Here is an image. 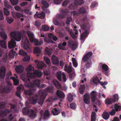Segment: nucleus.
<instances>
[{
    "label": "nucleus",
    "instance_id": "f257e3e1",
    "mask_svg": "<svg viewBox=\"0 0 121 121\" xmlns=\"http://www.w3.org/2000/svg\"><path fill=\"white\" fill-rule=\"evenodd\" d=\"M39 98L38 99L37 96H36L32 97L30 98L31 103L33 104H36L37 103L41 105L43 103L44 99L47 95V92L45 91L42 90L39 91L38 94Z\"/></svg>",
    "mask_w": 121,
    "mask_h": 121
},
{
    "label": "nucleus",
    "instance_id": "f03ea898",
    "mask_svg": "<svg viewBox=\"0 0 121 121\" xmlns=\"http://www.w3.org/2000/svg\"><path fill=\"white\" fill-rule=\"evenodd\" d=\"M93 53L92 52H87L84 56L82 60V62H86L85 64L86 68H89L92 64V62L91 61V57Z\"/></svg>",
    "mask_w": 121,
    "mask_h": 121
},
{
    "label": "nucleus",
    "instance_id": "7ed1b4c3",
    "mask_svg": "<svg viewBox=\"0 0 121 121\" xmlns=\"http://www.w3.org/2000/svg\"><path fill=\"white\" fill-rule=\"evenodd\" d=\"M16 42L13 39H11V41L8 42V47L9 49L12 48L10 50L9 52V56L10 58L14 57V56L17 54H16L15 51H14L13 48L16 46Z\"/></svg>",
    "mask_w": 121,
    "mask_h": 121
},
{
    "label": "nucleus",
    "instance_id": "20e7f679",
    "mask_svg": "<svg viewBox=\"0 0 121 121\" xmlns=\"http://www.w3.org/2000/svg\"><path fill=\"white\" fill-rule=\"evenodd\" d=\"M33 83H29L27 85L28 87L31 88L33 90H36V86H37L39 88H42L45 87L46 86L45 84H42L40 86V81L37 79L34 80Z\"/></svg>",
    "mask_w": 121,
    "mask_h": 121
},
{
    "label": "nucleus",
    "instance_id": "39448f33",
    "mask_svg": "<svg viewBox=\"0 0 121 121\" xmlns=\"http://www.w3.org/2000/svg\"><path fill=\"white\" fill-rule=\"evenodd\" d=\"M23 113L25 115H27L32 118H34L36 117V114L32 109H29L27 108L24 107L22 109Z\"/></svg>",
    "mask_w": 121,
    "mask_h": 121
},
{
    "label": "nucleus",
    "instance_id": "423d86ee",
    "mask_svg": "<svg viewBox=\"0 0 121 121\" xmlns=\"http://www.w3.org/2000/svg\"><path fill=\"white\" fill-rule=\"evenodd\" d=\"M10 34L13 38L17 41H21L22 37V33L20 31H13L11 32Z\"/></svg>",
    "mask_w": 121,
    "mask_h": 121
},
{
    "label": "nucleus",
    "instance_id": "0eeeda50",
    "mask_svg": "<svg viewBox=\"0 0 121 121\" xmlns=\"http://www.w3.org/2000/svg\"><path fill=\"white\" fill-rule=\"evenodd\" d=\"M0 36L4 40H0V45L2 48H6V40L7 36L5 33L3 32H0Z\"/></svg>",
    "mask_w": 121,
    "mask_h": 121
},
{
    "label": "nucleus",
    "instance_id": "6e6552de",
    "mask_svg": "<svg viewBox=\"0 0 121 121\" xmlns=\"http://www.w3.org/2000/svg\"><path fill=\"white\" fill-rule=\"evenodd\" d=\"M43 74L42 72L36 70H34L33 73L29 72L27 74L28 77L30 78H34L36 77H41Z\"/></svg>",
    "mask_w": 121,
    "mask_h": 121
},
{
    "label": "nucleus",
    "instance_id": "1a4fd4ad",
    "mask_svg": "<svg viewBox=\"0 0 121 121\" xmlns=\"http://www.w3.org/2000/svg\"><path fill=\"white\" fill-rule=\"evenodd\" d=\"M6 82L8 86H4L2 89L1 90V92L3 93H7L10 91L11 90L10 86L12 85V84L9 81H6Z\"/></svg>",
    "mask_w": 121,
    "mask_h": 121
},
{
    "label": "nucleus",
    "instance_id": "9d476101",
    "mask_svg": "<svg viewBox=\"0 0 121 121\" xmlns=\"http://www.w3.org/2000/svg\"><path fill=\"white\" fill-rule=\"evenodd\" d=\"M81 28L85 30L81 35L80 39L81 40H83L84 38L86 36L88 35L87 31L86 29H87V27L85 23H84L81 26Z\"/></svg>",
    "mask_w": 121,
    "mask_h": 121
},
{
    "label": "nucleus",
    "instance_id": "9b49d317",
    "mask_svg": "<svg viewBox=\"0 0 121 121\" xmlns=\"http://www.w3.org/2000/svg\"><path fill=\"white\" fill-rule=\"evenodd\" d=\"M102 71L104 73V74L108 76L109 72V68L108 66L106 64H103L101 65Z\"/></svg>",
    "mask_w": 121,
    "mask_h": 121
},
{
    "label": "nucleus",
    "instance_id": "f8f14e48",
    "mask_svg": "<svg viewBox=\"0 0 121 121\" xmlns=\"http://www.w3.org/2000/svg\"><path fill=\"white\" fill-rule=\"evenodd\" d=\"M24 88V87L22 85H21L17 87V91L16 92V95L17 97H18L19 99H21L22 98L21 96L20 93H21V91L22 89Z\"/></svg>",
    "mask_w": 121,
    "mask_h": 121
},
{
    "label": "nucleus",
    "instance_id": "ddd939ff",
    "mask_svg": "<svg viewBox=\"0 0 121 121\" xmlns=\"http://www.w3.org/2000/svg\"><path fill=\"white\" fill-rule=\"evenodd\" d=\"M35 62L38 68L42 69L44 66L45 64L43 61H39L38 60H36Z\"/></svg>",
    "mask_w": 121,
    "mask_h": 121
},
{
    "label": "nucleus",
    "instance_id": "4468645a",
    "mask_svg": "<svg viewBox=\"0 0 121 121\" xmlns=\"http://www.w3.org/2000/svg\"><path fill=\"white\" fill-rule=\"evenodd\" d=\"M24 68L23 66L20 65L16 66L15 70L17 73H20L23 72Z\"/></svg>",
    "mask_w": 121,
    "mask_h": 121
},
{
    "label": "nucleus",
    "instance_id": "2eb2a0df",
    "mask_svg": "<svg viewBox=\"0 0 121 121\" xmlns=\"http://www.w3.org/2000/svg\"><path fill=\"white\" fill-rule=\"evenodd\" d=\"M66 31L68 32L71 36V37L74 39H76L77 38V36L74 34L72 30H70L69 27H66L65 28Z\"/></svg>",
    "mask_w": 121,
    "mask_h": 121
},
{
    "label": "nucleus",
    "instance_id": "dca6fc26",
    "mask_svg": "<svg viewBox=\"0 0 121 121\" xmlns=\"http://www.w3.org/2000/svg\"><path fill=\"white\" fill-rule=\"evenodd\" d=\"M5 74V69L4 67L0 69V77L2 79L4 78Z\"/></svg>",
    "mask_w": 121,
    "mask_h": 121
},
{
    "label": "nucleus",
    "instance_id": "f3484780",
    "mask_svg": "<svg viewBox=\"0 0 121 121\" xmlns=\"http://www.w3.org/2000/svg\"><path fill=\"white\" fill-rule=\"evenodd\" d=\"M41 117H42L44 120H45L49 117V112L47 110H46L43 114V116L41 113H40Z\"/></svg>",
    "mask_w": 121,
    "mask_h": 121
},
{
    "label": "nucleus",
    "instance_id": "a211bd4d",
    "mask_svg": "<svg viewBox=\"0 0 121 121\" xmlns=\"http://www.w3.org/2000/svg\"><path fill=\"white\" fill-rule=\"evenodd\" d=\"M52 63L55 65H58L59 64V62L58 58L54 55L52 56Z\"/></svg>",
    "mask_w": 121,
    "mask_h": 121
},
{
    "label": "nucleus",
    "instance_id": "6ab92c4d",
    "mask_svg": "<svg viewBox=\"0 0 121 121\" xmlns=\"http://www.w3.org/2000/svg\"><path fill=\"white\" fill-rule=\"evenodd\" d=\"M56 94L58 97L64 99L65 98L64 93L62 91L57 90L56 92Z\"/></svg>",
    "mask_w": 121,
    "mask_h": 121
},
{
    "label": "nucleus",
    "instance_id": "aec40b11",
    "mask_svg": "<svg viewBox=\"0 0 121 121\" xmlns=\"http://www.w3.org/2000/svg\"><path fill=\"white\" fill-rule=\"evenodd\" d=\"M72 66L71 65L68 66L67 65L65 64V66L64 70L67 73H69L72 71Z\"/></svg>",
    "mask_w": 121,
    "mask_h": 121
},
{
    "label": "nucleus",
    "instance_id": "412c9836",
    "mask_svg": "<svg viewBox=\"0 0 121 121\" xmlns=\"http://www.w3.org/2000/svg\"><path fill=\"white\" fill-rule=\"evenodd\" d=\"M29 83H27L26 84V86L28 87L29 88H30V89L29 90H25L24 92V93L26 95H31L32 94V92L33 91H35V90H33L31 88H30L29 87H28L27 86V84Z\"/></svg>",
    "mask_w": 121,
    "mask_h": 121
},
{
    "label": "nucleus",
    "instance_id": "4be33fe9",
    "mask_svg": "<svg viewBox=\"0 0 121 121\" xmlns=\"http://www.w3.org/2000/svg\"><path fill=\"white\" fill-rule=\"evenodd\" d=\"M53 83L54 86L57 89H62V88L61 85L59 82L56 80H54L53 81Z\"/></svg>",
    "mask_w": 121,
    "mask_h": 121
},
{
    "label": "nucleus",
    "instance_id": "5701e85b",
    "mask_svg": "<svg viewBox=\"0 0 121 121\" xmlns=\"http://www.w3.org/2000/svg\"><path fill=\"white\" fill-rule=\"evenodd\" d=\"M83 99L84 102L85 104H88L89 103L90 97L88 94L86 93L84 95Z\"/></svg>",
    "mask_w": 121,
    "mask_h": 121
},
{
    "label": "nucleus",
    "instance_id": "b1692460",
    "mask_svg": "<svg viewBox=\"0 0 121 121\" xmlns=\"http://www.w3.org/2000/svg\"><path fill=\"white\" fill-rule=\"evenodd\" d=\"M45 16V14L43 12L42 13L40 14H35L34 15V17L36 18H40L41 19H43Z\"/></svg>",
    "mask_w": 121,
    "mask_h": 121
},
{
    "label": "nucleus",
    "instance_id": "393cba45",
    "mask_svg": "<svg viewBox=\"0 0 121 121\" xmlns=\"http://www.w3.org/2000/svg\"><path fill=\"white\" fill-rule=\"evenodd\" d=\"M25 33H27L30 42H33V40L34 39H33V34L31 32H30L29 31H26Z\"/></svg>",
    "mask_w": 121,
    "mask_h": 121
},
{
    "label": "nucleus",
    "instance_id": "a878e982",
    "mask_svg": "<svg viewBox=\"0 0 121 121\" xmlns=\"http://www.w3.org/2000/svg\"><path fill=\"white\" fill-rule=\"evenodd\" d=\"M41 3L43 7L46 8V9L43 8V10L45 12H46L47 10L46 9L49 6V5L48 3L45 1L42 0L41 1Z\"/></svg>",
    "mask_w": 121,
    "mask_h": 121
},
{
    "label": "nucleus",
    "instance_id": "bb28decb",
    "mask_svg": "<svg viewBox=\"0 0 121 121\" xmlns=\"http://www.w3.org/2000/svg\"><path fill=\"white\" fill-rule=\"evenodd\" d=\"M54 87L53 86H50L45 89V90L48 92L53 93L54 91Z\"/></svg>",
    "mask_w": 121,
    "mask_h": 121
},
{
    "label": "nucleus",
    "instance_id": "cd10ccee",
    "mask_svg": "<svg viewBox=\"0 0 121 121\" xmlns=\"http://www.w3.org/2000/svg\"><path fill=\"white\" fill-rule=\"evenodd\" d=\"M97 95L96 92V91H93L91 92V98L92 102H94Z\"/></svg>",
    "mask_w": 121,
    "mask_h": 121
},
{
    "label": "nucleus",
    "instance_id": "c85d7f7f",
    "mask_svg": "<svg viewBox=\"0 0 121 121\" xmlns=\"http://www.w3.org/2000/svg\"><path fill=\"white\" fill-rule=\"evenodd\" d=\"M12 14L13 17L15 16L18 18H19L21 17H24V15L22 14L17 13L16 12L12 13Z\"/></svg>",
    "mask_w": 121,
    "mask_h": 121
},
{
    "label": "nucleus",
    "instance_id": "c756f323",
    "mask_svg": "<svg viewBox=\"0 0 121 121\" xmlns=\"http://www.w3.org/2000/svg\"><path fill=\"white\" fill-rule=\"evenodd\" d=\"M109 114L108 112H105L102 114L103 118L105 120H107L109 117Z\"/></svg>",
    "mask_w": 121,
    "mask_h": 121
},
{
    "label": "nucleus",
    "instance_id": "7c9ffc66",
    "mask_svg": "<svg viewBox=\"0 0 121 121\" xmlns=\"http://www.w3.org/2000/svg\"><path fill=\"white\" fill-rule=\"evenodd\" d=\"M92 81L93 82L96 84H97L98 83H100L101 82L98 78L97 76H96L93 78Z\"/></svg>",
    "mask_w": 121,
    "mask_h": 121
},
{
    "label": "nucleus",
    "instance_id": "2f4dec72",
    "mask_svg": "<svg viewBox=\"0 0 121 121\" xmlns=\"http://www.w3.org/2000/svg\"><path fill=\"white\" fill-rule=\"evenodd\" d=\"M85 90V86L84 85H81L79 88V90L80 94H82Z\"/></svg>",
    "mask_w": 121,
    "mask_h": 121
},
{
    "label": "nucleus",
    "instance_id": "473e14b6",
    "mask_svg": "<svg viewBox=\"0 0 121 121\" xmlns=\"http://www.w3.org/2000/svg\"><path fill=\"white\" fill-rule=\"evenodd\" d=\"M33 40L35 45L36 46L40 45L43 43V41H39L37 39H34Z\"/></svg>",
    "mask_w": 121,
    "mask_h": 121
},
{
    "label": "nucleus",
    "instance_id": "72a5a7b5",
    "mask_svg": "<svg viewBox=\"0 0 121 121\" xmlns=\"http://www.w3.org/2000/svg\"><path fill=\"white\" fill-rule=\"evenodd\" d=\"M56 75V77L58 80L60 81H61V72L60 71H59L57 72Z\"/></svg>",
    "mask_w": 121,
    "mask_h": 121
},
{
    "label": "nucleus",
    "instance_id": "f704fd0d",
    "mask_svg": "<svg viewBox=\"0 0 121 121\" xmlns=\"http://www.w3.org/2000/svg\"><path fill=\"white\" fill-rule=\"evenodd\" d=\"M51 112L52 115L54 116H56L58 115L60 113V112L58 111L56 108H54L53 110H52Z\"/></svg>",
    "mask_w": 121,
    "mask_h": 121
},
{
    "label": "nucleus",
    "instance_id": "c9c22d12",
    "mask_svg": "<svg viewBox=\"0 0 121 121\" xmlns=\"http://www.w3.org/2000/svg\"><path fill=\"white\" fill-rule=\"evenodd\" d=\"M41 52V50L39 48L36 47L35 48L34 50V52L35 53L38 54H37V56H39V54Z\"/></svg>",
    "mask_w": 121,
    "mask_h": 121
},
{
    "label": "nucleus",
    "instance_id": "e433bc0d",
    "mask_svg": "<svg viewBox=\"0 0 121 121\" xmlns=\"http://www.w3.org/2000/svg\"><path fill=\"white\" fill-rule=\"evenodd\" d=\"M44 40L46 43H54V42L50 38H48L46 37H44Z\"/></svg>",
    "mask_w": 121,
    "mask_h": 121
},
{
    "label": "nucleus",
    "instance_id": "4c0bfd02",
    "mask_svg": "<svg viewBox=\"0 0 121 121\" xmlns=\"http://www.w3.org/2000/svg\"><path fill=\"white\" fill-rule=\"evenodd\" d=\"M10 79H12L13 81L14 84L15 85H17L18 84L19 81L17 79H16L14 77H11Z\"/></svg>",
    "mask_w": 121,
    "mask_h": 121
},
{
    "label": "nucleus",
    "instance_id": "58836bf2",
    "mask_svg": "<svg viewBox=\"0 0 121 121\" xmlns=\"http://www.w3.org/2000/svg\"><path fill=\"white\" fill-rule=\"evenodd\" d=\"M114 101L113 99H107L105 103L107 104H112V103H114Z\"/></svg>",
    "mask_w": 121,
    "mask_h": 121
},
{
    "label": "nucleus",
    "instance_id": "ea45409f",
    "mask_svg": "<svg viewBox=\"0 0 121 121\" xmlns=\"http://www.w3.org/2000/svg\"><path fill=\"white\" fill-rule=\"evenodd\" d=\"M86 12V10L85 8L82 7L80 8L79 10V12L80 14H82L85 13Z\"/></svg>",
    "mask_w": 121,
    "mask_h": 121
},
{
    "label": "nucleus",
    "instance_id": "a19ab883",
    "mask_svg": "<svg viewBox=\"0 0 121 121\" xmlns=\"http://www.w3.org/2000/svg\"><path fill=\"white\" fill-rule=\"evenodd\" d=\"M52 49L49 48L47 47H46L45 49V53L48 55H50L52 54Z\"/></svg>",
    "mask_w": 121,
    "mask_h": 121
},
{
    "label": "nucleus",
    "instance_id": "79ce46f5",
    "mask_svg": "<svg viewBox=\"0 0 121 121\" xmlns=\"http://www.w3.org/2000/svg\"><path fill=\"white\" fill-rule=\"evenodd\" d=\"M83 0H75V3L77 5H81L84 3Z\"/></svg>",
    "mask_w": 121,
    "mask_h": 121
},
{
    "label": "nucleus",
    "instance_id": "37998d69",
    "mask_svg": "<svg viewBox=\"0 0 121 121\" xmlns=\"http://www.w3.org/2000/svg\"><path fill=\"white\" fill-rule=\"evenodd\" d=\"M68 100L69 102H71L73 99V95L71 93H69L68 95Z\"/></svg>",
    "mask_w": 121,
    "mask_h": 121
},
{
    "label": "nucleus",
    "instance_id": "c03bdc74",
    "mask_svg": "<svg viewBox=\"0 0 121 121\" xmlns=\"http://www.w3.org/2000/svg\"><path fill=\"white\" fill-rule=\"evenodd\" d=\"M72 21V17H67V20L66 21L65 23L67 25H68L70 24V22Z\"/></svg>",
    "mask_w": 121,
    "mask_h": 121
},
{
    "label": "nucleus",
    "instance_id": "a18cd8bd",
    "mask_svg": "<svg viewBox=\"0 0 121 121\" xmlns=\"http://www.w3.org/2000/svg\"><path fill=\"white\" fill-rule=\"evenodd\" d=\"M114 108L116 111H117L118 110H119L121 109V106L117 104H115Z\"/></svg>",
    "mask_w": 121,
    "mask_h": 121
},
{
    "label": "nucleus",
    "instance_id": "49530a36",
    "mask_svg": "<svg viewBox=\"0 0 121 121\" xmlns=\"http://www.w3.org/2000/svg\"><path fill=\"white\" fill-rule=\"evenodd\" d=\"M18 54L20 55L25 56L27 55V53L26 52H24L22 50H20L19 51Z\"/></svg>",
    "mask_w": 121,
    "mask_h": 121
},
{
    "label": "nucleus",
    "instance_id": "de8ad7c7",
    "mask_svg": "<svg viewBox=\"0 0 121 121\" xmlns=\"http://www.w3.org/2000/svg\"><path fill=\"white\" fill-rule=\"evenodd\" d=\"M72 60L73 66L75 67H76L78 66V64L76 61V59L74 58H72Z\"/></svg>",
    "mask_w": 121,
    "mask_h": 121
},
{
    "label": "nucleus",
    "instance_id": "09e8293b",
    "mask_svg": "<svg viewBox=\"0 0 121 121\" xmlns=\"http://www.w3.org/2000/svg\"><path fill=\"white\" fill-rule=\"evenodd\" d=\"M66 15L65 14H58L56 15V17L62 19L65 17Z\"/></svg>",
    "mask_w": 121,
    "mask_h": 121
},
{
    "label": "nucleus",
    "instance_id": "8fccbe9b",
    "mask_svg": "<svg viewBox=\"0 0 121 121\" xmlns=\"http://www.w3.org/2000/svg\"><path fill=\"white\" fill-rule=\"evenodd\" d=\"M27 41V43L26 44L25 42L24 44L23 47L25 49H27L29 48V41L27 40H26L25 41Z\"/></svg>",
    "mask_w": 121,
    "mask_h": 121
},
{
    "label": "nucleus",
    "instance_id": "3c124183",
    "mask_svg": "<svg viewBox=\"0 0 121 121\" xmlns=\"http://www.w3.org/2000/svg\"><path fill=\"white\" fill-rule=\"evenodd\" d=\"M34 67L30 65L26 69V70L27 71H31L34 70Z\"/></svg>",
    "mask_w": 121,
    "mask_h": 121
},
{
    "label": "nucleus",
    "instance_id": "603ef678",
    "mask_svg": "<svg viewBox=\"0 0 121 121\" xmlns=\"http://www.w3.org/2000/svg\"><path fill=\"white\" fill-rule=\"evenodd\" d=\"M12 4L14 5H15L18 4V0H9Z\"/></svg>",
    "mask_w": 121,
    "mask_h": 121
},
{
    "label": "nucleus",
    "instance_id": "864d4df0",
    "mask_svg": "<svg viewBox=\"0 0 121 121\" xmlns=\"http://www.w3.org/2000/svg\"><path fill=\"white\" fill-rule=\"evenodd\" d=\"M44 59L46 63L47 64H49L50 63L49 59L47 56H44Z\"/></svg>",
    "mask_w": 121,
    "mask_h": 121
},
{
    "label": "nucleus",
    "instance_id": "5fc2aeb1",
    "mask_svg": "<svg viewBox=\"0 0 121 121\" xmlns=\"http://www.w3.org/2000/svg\"><path fill=\"white\" fill-rule=\"evenodd\" d=\"M113 97L114 98L113 100L114 101V102H115L119 99L118 95L117 94H114L113 96Z\"/></svg>",
    "mask_w": 121,
    "mask_h": 121
},
{
    "label": "nucleus",
    "instance_id": "6e6d98bb",
    "mask_svg": "<svg viewBox=\"0 0 121 121\" xmlns=\"http://www.w3.org/2000/svg\"><path fill=\"white\" fill-rule=\"evenodd\" d=\"M42 29L43 31H47L49 30V28L48 26L43 25L42 26Z\"/></svg>",
    "mask_w": 121,
    "mask_h": 121
},
{
    "label": "nucleus",
    "instance_id": "4d7b16f0",
    "mask_svg": "<svg viewBox=\"0 0 121 121\" xmlns=\"http://www.w3.org/2000/svg\"><path fill=\"white\" fill-rule=\"evenodd\" d=\"M41 25V22L39 21H36L35 25L37 28H39Z\"/></svg>",
    "mask_w": 121,
    "mask_h": 121
},
{
    "label": "nucleus",
    "instance_id": "13d9d810",
    "mask_svg": "<svg viewBox=\"0 0 121 121\" xmlns=\"http://www.w3.org/2000/svg\"><path fill=\"white\" fill-rule=\"evenodd\" d=\"M14 19L12 17L8 18H7V22L9 23L10 24L13 22Z\"/></svg>",
    "mask_w": 121,
    "mask_h": 121
},
{
    "label": "nucleus",
    "instance_id": "bf43d9fd",
    "mask_svg": "<svg viewBox=\"0 0 121 121\" xmlns=\"http://www.w3.org/2000/svg\"><path fill=\"white\" fill-rule=\"evenodd\" d=\"M4 11L5 15L6 16H8L9 14V12L6 8L4 9Z\"/></svg>",
    "mask_w": 121,
    "mask_h": 121
},
{
    "label": "nucleus",
    "instance_id": "052dcab7",
    "mask_svg": "<svg viewBox=\"0 0 121 121\" xmlns=\"http://www.w3.org/2000/svg\"><path fill=\"white\" fill-rule=\"evenodd\" d=\"M1 117L5 116L7 114V112L5 111L1 110L0 111Z\"/></svg>",
    "mask_w": 121,
    "mask_h": 121
},
{
    "label": "nucleus",
    "instance_id": "680f3d73",
    "mask_svg": "<svg viewBox=\"0 0 121 121\" xmlns=\"http://www.w3.org/2000/svg\"><path fill=\"white\" fill-rule=\"evenodd\" d=\"M108 83L107 82H104L103 83L102 82H101L100 84L103 86V88L104 89L106 88V87L105 85H106Z\"/></svg>",
    "mask_w": 121,
    "mask_h": 121
},
{
    "label": "nucleus",
    "instance_id": "e2e57ef3",
    "mask_svg": "<svg viewBox=\"0 0 121 121\" xmlns=\"http://www.w3.org/2000/svg\"><path fill=\"white\" fill-rule=\"evenodd\" d=\"M30 59V57L28 56L25 57L23 59V60L24 61H29Z\"/></svg>",
    "mask_w": 121,
    "mask_h": 121
},
{
    "label": "nucleus",
    "instance_id": "0e129e2a",
    "mask_svg": "<svg viewBox=\"0 0 121 121\" xmlns=\"http://www.w3.org/2000/svg\"><path fill=\"white\" fill-rule=\"evenodd\" d=\"M76 106V104L74 103L71 104H70V108L72 109H75Z\"/></svg>",
    "mask_w": 121,
    "mask_h": 121
},
{
    "label": "nucleus",
    "instance_id": "69168bd1",
    "mask_svg": "<svg viewBox=\"0 0 121 121\" xmlns=\"http://www.w3.org/2000/svg\"><path fill=\"white\" fill-rule=\"evenodd\" d=\"M69 2V1L68 0H66L62 4V6L64 7L66 6Z\"/></svg>",
    "mask_w": 121,
    "mask_h": 121
},
{
    "label": "nucleus",
    "instance_id": "338daca9",
    "mask_svg": "<svg viewBox=\"0 0 121 121\" xmlns=\"http://www.w3.org/2000/svg\"><path fill=\"white\" fill-rule=\"evenodd\" d=\"M58 47L61 50H65L66 49V48L62 46L61 43L59 44L58 45Z\"/></svg>",
    "mask_w": 121,
    "mask_h": 121
},
{
    "label": "nucleus",
    "instance_id": "774afa93",
    "mask_svg": "<svg viewBox=\"0 0 121 121\" xmlns=\"http://www.w3.org/2000/svg\"><path fill=\"white\" fill-rule=\"evenodd\" d=\"M69 8L71 9H74L75 8V5L74 4H72L69 6Z\"/></svg>",
    "mask_w": 121,
    "mask_h": 121
}]
</instances>
